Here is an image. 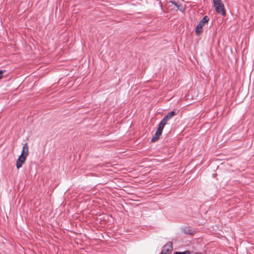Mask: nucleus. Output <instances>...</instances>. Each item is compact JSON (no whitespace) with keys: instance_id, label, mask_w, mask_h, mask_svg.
I'll use <instances>...</instances> for the list:
<instances>
[{"instance_id":"obj_1","label":"nucleus","mask_w":254,"mask_h":254,"mask_svg":"<svg viewBox=\"0 0 254 254\" xmlns=\"http://www.w3.org/2000/svg\"><path fill=\"white\" fill-rule=\"evenodd\" d=\"M213 2L215 11L223 16L226 15L224 5L221 0H213Z\"/></svg>"},{"instance_id":"obj_3","label":"nucleus","mask_w":254,"mask_h":254,"mask_svg":"<svg viewBox=\"0 0 254 254\" xmlns=\"http://www.w3.org/2000/svg\"><path fill=\"white\" fill-rule=\"evenodd\" d=\"M27 156H23V155H20V156L18 158L16 161V168L19 169L20 168L22 167L23 164L25 163L26 158Z\"/></svg>"},{"instance_id":"obj_6","label":"nucleus","mask_w":254,"mask_h":254,"mask_svg":"<svg viewBox=\"0 0 254 254\" xmlns=\"http://www.w3.org/2000/svg\"><path fill=\"white\" fill-rule=\"evenodd\" d=\"M28 154V146L27 143H25L23 146L22 150L21 155L23 156H27Z\"/></svg>"},{"instance_id":"obj_8","label":"nucleus","mask_w":254,"mask_h":254,"mask_svg":"<svg viewBox=\"0 0 254 254\" xmlns=\"http://www.w3.org/2000/svg\"><path fill=\"white\" fill-rule=\"evenodd\" d=\"M161 135V133H158L156 131L154 135L153 136V137L151 139V142H155L156 141H157L159 139V136Z\"/></svg>"},{"instance_id":"obj_5","label":"nucleus","mask_w":254,"mask_h":254,"mask_svg":"<svg viewBox=\"0 0 254 254\" xmlns=\"http://www.w3.org/2000/svg\"><path fill=\"white\" fill-rule=\"evenodd\" d=\"M173 244L172 242L168 243L165 246H164L163 248V250L162 251V253H164L165 254L166 253L168 252L172 251L173 249Z\"/></svg>"},{"instance_id":"obj_10","label":"nucleus","mask_w":254,"mask_h":254,"mask_svg":"<svg viewBox=\"0 0 254 254\" xmlns=\"http://www.w3.org/2000/svg\"><path fill=\"white\" fill-rule=\"evenodd\" d=\"M190 252L189 251H186L184 252H176L174 254H190Z\"/></svg>"},{"instance_id":"obj_9","label":"nucleus","mask_w":254,"mask_h":254,"mask_svg":"<svg viewBox=\"0 0 254 254\" xmlns=\"http://www.w3.org/2000/svg\"><path fill=\"white\" fill-rule=\"evenodd\" d=\"M184 232L185 234H189V235H193V231L190 230L189 228L186 227L184 229Z\"/></svg>"},{"instance_id":"obj_4","label":"nucleus","mask_w":254,"mask_h":254,"mask_svg":"<svg viewBox=\"0 0 254 254\" xmlns=\"http://www.w3.org/2000/svg\"><path fill=\"white\" fill-rule=\"evenodd\" d=\"M176 114V113L175 111H171L170 112L168 113L164 117V118L161 121V122L163 123L164 125H166L167 124V122L169 120H170Z\"/></svg>"},{"instance_id":"obj_2","label":"nucleus","mask_w":254,"mask_h":254,"mask_svg":"<svg viewBox=\"0 0 254 254\" xmlns=\"http://www.w3.org/2000/svg\"><path fill=\"white\" fill-rule=\"evenodd\" d=\"M209 18L207 16H204L203 18L199 22L198 25L195 29V32L196 36H198L202 31V28L205 24L209 21Z\"/></svg>"},{"instance_id":"obj_12","label":"nucleus","mask_w":254,"mask_h":254,"mask_svg":"<svg viewBox=\"0 0 254 254\" xmlns=\"http://www.w3.org/2000/svg\"><path fill=\"white\" fill-rule=\"evenodd\" d=\"M171 2L173 4H175V5H176V6H177L178 7L179 5L177 4V3L176 2V1H171Z\"/></svg>"},{"instance_id":"obj_7","label":"nucleus","mask_w":254,"mask_h":254,"mask_svg":"<svg viewBox=\"0 0 254 254\" xmlns=\"http://www.w3.org/2000/svg\"><path fill=\"white\" fill-rule=\"evenodd\" d=\"M165 125H164L163 123L160 122L158 125V128L156 130V132H157L158 133H161L162 132L163 129L165 127Z\"/></svg>"},{"instance_id":"obj_11","label":"nucleus","mask_w":254,"mask_h":254,"mask_svg":"<svg viewBox=\"0 0 254 254\" xmlns=\"http://www.w3.org/2000/svg\"><path fill=\"white\" fill-rule=\"evenodd\" d=\"M4 72V70H0V79L2 77V74Z\"/></svg>"}]
</instances>
